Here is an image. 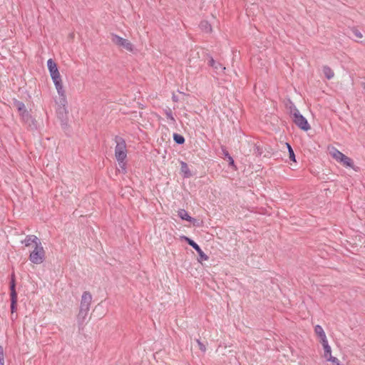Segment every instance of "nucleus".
I'll return each instance as SVG.
<instances>
[{"mask_svg":"<svg viewBox=\"0 0 365 365\" xmlns=\"http://www.w3.org/2000/svg\"><path fill=\"white\" fill-rule=\"evenodd\" d=\"M116 145L115 148V155L119 164L123 163L127 157L126 144L125 140L119 136L115 137Z\"/></svg>","mask_w":365,"mask_h":365,"instance_id":"f257e3e1","label":"nucleus"},{"mask_svg":"<svg viewBox=\"0 0 365 365\" xmlns=\"http://www.w3.org/2000/svg\"><path fill=\"white\" fill-rule=\"evenodd\" d=\"M45 259V251L41 242L34 247V250L30 253L29 260L36 264H41Z\"/></svg>","mask_w":365,"mask_h":365,"instance_id":"f03ea898","label":"nucleus"},{"mask_svg":"<svg viewBox=\"0 0 365 365\" xmlns=\"http://www.w3.org/2000/svg\"><path fill=\"white\" fill-rule=\"evenodd\" d=\"M10 297H11V313H14L16 311V304H17V292L16 291V282H15V275L13 273L11 274V279L10 282Z\"/></svg>","mask_w":365,"mask_h":365,"instance_id":"7ed1b4c3","label":"nucleus"},{"mask_svg":"<svg viewBox=\"0 0 365 365\" xmlns=\"http://www.w3.org/2000/svg\"><path fill=\"white\" fill-rule=\"evenodd\" d=\"M111 41L115 45L122 47L128 51H133V46L131 42L125 38H123L116 34L111 35Z\"/></svg>","mask_w":365,"mask_h":365,"instance_id":"20e7f679","label":"nucleus"},{"mask_svg":"<svg viewBox=\"0 0 365 365\" xmlns=\"http://www.w3.org/2000/svg\"><path fill=\"white\" fill-rule=\"evenodd\" d=\"M182 238L198 253L200 257V259H198L199 262L202 260L206 261L209 259V257L204 253L200 246L194 240L186 236H182Z\"/></svg>","mask_w":365,"mask_h":365,"instance_id":"39448f33","label":"nucleus"},{"mask_svg":"<svg viewBox=\"0 0 365 365\" xmlns=\"http://www.w3.org/2000/svg\"><path fill=\"white\" fill-rule=\"evenodd\" d=\"M332 156L336 160L341 163L344 165L349 168H353V160L350 158L347 157L344 153L340 152L339 150H335L332 154Z\"/></svg>","mask_w":365,"mask_h":365,"instance_id":"423d86ee","label":"nucleus"},{"mask_svg":"<svg viewBox=\"0 0 365 365\" xmlns=\"http://www.w3.org/2000/svg\"><path fill=\"white\" fill-rule=\"evenodd\" d=\"M292 120L297 127L304 131H307L310 129V125L307 120L300 113H297L296 115L292 117Z\"/></svg>","mask_w":365,"mask_h":365,"instance_id":"0eeeda50","label":"nucleus"},{"mask_svg":"<svg viewBox=\"0 0 365 365\" xmlns=\"http://www.w3.org/2000/svg\"><path fill=\"white\" fill-rule=\"evenodd\" d=\"M92 301V295L89 292H84L81 296L80 309L90 310Z\"/></svg>","mask_w":365,"mask_h":365,"instance_id":"6e6552de","label":"nucleus"},{"mask_svg":"<svg viewBox=\"0 0 365 365\" xmlns=\"http://www.w3.org/2000/svg\"><path fill=\"white\" fill-rule=\"evenodd\" d=\"M21 243L26 247H29L31 244H34V245L36 246V245L41 243V241L36 235H29L24 240L21 241Z\"/></svg>","mask_w":365,"mask_h":365,"instance_id":"1a4fd4ad","label":"nucleus"},{"mask_svg":"<svg viewBox=\"0 0 365 365\" xmlns=\"http://www.w3.org/2000/svg\"><path fill=\"white\" fill-rule=\"evenodd\" d=\"M47 66H48L51 77L60 73L56 63L53 61L52 58H49L48 60Z\"/></svg>","mask_w":365,"mask_h":365,"instance_id":"9d476101","label":"nucleus"},{"mask_svg":"<svg viewBox=\"0 0 365 365\" xmlns=\"http://www.w3.org/2000/svg\"><path fill=\"white\" fill-rule=\"evenodd\" d=\"M350 31L354 35L356 41L365 43V41L363 40L364 34L356 27L351 28Z\"/></svg>","mask_w":365,"mask_h":365,"instance_id":"9b49d317","label":"nucleus"},{"mask_svg":"<svg viewBox=\"0 0 365 365\" xmlns=\"http://www.w3.org/2000/svg\"><path fill=\"white\" fill-rule=\"evenodd\" d=\"M178 217L183 220H186L190 222H195L196 220L190 217L188 212L184 209H180L178 212Z\"/></svg>","mask_w":365,"mask_h":365,"instance_id":"f8f14e48","label":"nucleus"},{"mask_svg":"<svg viewBox=\"0 0 365 365\" xmlns=\"http://www.w3.org/2000/svg\"><path fill=\"white\" fill-rule=\"evenodd\" d=\"M180 172L185 178H189L192 175L187 164L183 161L180 162Z\"/></svg>","mask_w":365,"mask_h":365,"instance_id":"ddd939ff","label":"nucleus"},{"mask_svg":"<svg viewBox=\"0 0 365 365\" xmlns=\"http://www.w3.org/2000/svg\"><path fill=\"white\" fill-rule=\"evenodd\" d=\"M89 310L80 309L77 316V322L79 326H82L88 316Z\"/></svg>","mask_w":365,"mask_h":365,"instance_id":"4468645a","label":"nucleus"},{"mask_svg":"<svg viewBox=\"0 0 365 365\" xmlns=\"http://www.w3.org/2000/svg\"><path fill=\"white\" fill-rule=\"evenodd\" d=\"M314 331L319 336L322 342L324 341V340H327L325 332L320 325L315 326Z\"/></svg>","mask_w":365,"mask_h":365,"instance_id":"2eb2a0df","label":"nucleus"},{"mask_svg":"<svg viewBox=\"0 0 365 365\" xmlns=\"http://www.w3.org/2000/svg\"><path fill=\"white\" fill-rule=\"evenodd\" d=\"M322 344L324 350V357L327 359V358H330V356H331V347L329 345L327 340H324Z\"/></svg>","mask_w":365,"mask_h":365,"instance_id":"dca6fc26","label":"nucleus"},{"mask_svg":"<svg viewBox=\"0 0 365 365\" xmlns=\"http://www.w3.org/2000/svg\"><path fill=\"white\" fill-rule=\"evenodd\" d=\"M54 86H55V88H56L59 96L63 98H65L66 95H65V91L63 89L62 81L58 83H55Z\"/></svg>","mask_w":365,"mask_h":365,"instance_id":"f3484780","label":"nucleus"},{"mask_svg":"<svg viewBox=\"0 0 365 365\" xmlns=\"http://www.w3.org/2000/svg\"><path fill=\"white\" fill-rule=\"evenodd\" d=\"M200 27L202 31L209 33L212 31V26L207 21H202L200 24Z\"/></svg>","mask_w":365,"mask_h":365,"instance_id":"a211bd4d","label":"nucleus"},{"mask_svg":"<svg viewBox=\"0 0 365 365\" xmlns=\"http://www.w3.org/2000/svg\"><path fill=\"white\" fill-rule=\"evenodd\" d=\"M323 73L327 79H331L334 77V71L327 66L323 67Z\"/></svg>","mask_w":365,"mask_h":365,"instance_id":"6ab92c4d","label":"nucleus"},{"mask_svg":"<svg viewBox=\"0 0 365 365\" xmlns=\"http://www.w3.org/2000/svg\"><path fill=\"white\" fill-rule=\"evenodd\" d=\"M165 113L166 115V117L168 119L170 120V124H175V119L173 115V112L170 108H168L165 110Z\"/></svg>","mask_w":365,"mask_h":365,"instance_id":"aec40b11","label":"nucleus"},{"mask_svg":"<svg viewBox=\"0 0 365 365\" xmlns=\"http://www.w3.org/2000/svg\"><path fill=\"white\" fill-rule=\"evenodd\" d=\"M173 140H174L175 143L178 145H182L185 140V138L182 135L178 134V133L173 134Z\"/></svg>","mask_w":365,"mask_h":365,"instance_id":"412c9836","label":"nucleus"},{"mask_svg":"<svg viewBox=\"0 0 365 365\" xmlns=\"http://www.w3.org/2000/svg\"><path fill=\"white\" fill-rule=\"evenodd\" d=\"M213 68L218 74L223 73L225 70V67L219 62H216V64L213 66Z\"/></svg>","mask_w":365,"mask_h":365,"instance_id":"4be33fe9","label":"nucleus"},{"mask_svg":"<svg viewBox=\"0 0 365 365\" xmlns=\"http://www.w3.org/2000/svg\"><path fill=\"white\" fill-rule=\"evenodd\" d=\"M289 103H290V106H289V108L290 115L292 117H294V115H296L297 113H299L300 112L292 102L290 101Z\"/></svg>","mask_w":365,"mask_h":365,"instance_id":"5701e85b","label":"nucleus"},{"mask_svg":"<svg viewBox=\"0 0 365 365\" xmlns=\"http://www.w3.org/2000/svg\"><path fill=\"white\" fill-rule=\"evenodd\" d=\"M287 146L288 151H289V159L292 161L295 162L296 161L295 155H294V150H293L292 146L289 143H287Z\"/></svg>","mask_w":365,"mask_h":365,"instance_id":"b1692460","label":"nucleus"},{"mask_svg":"<svg viewBox=\"0 0 365 365\" xmlns=\"http://www.w3.org/2000/svg\"><path fill=\"white\" fill-rule=\"evenodd\" d=\"M16 106H17L18 110L20 112V113L26 110V106L23 102L17 101Z\"/></svg>","mask_w":365,"mask_h":365,"instance_id":"393cba45","label":"nucleus"},{"mask_svg":"<svg viewBox=\"0 0 365 365\" xmlns=\"http://www.w3.org/2000/svg\"><path fill=\"white\" fill-rule=\"evenodd\" d=\"M20 115H21L23 120L25 121H27L29 119L31 118V115L27 110L22 112L21 113H20Z\"/></svg>","mask_w":365,"mask_h":365,"instance_id":"a878e982","label":"nucleus"},{"mask_svg":"<svg viewBox=\"0 0 365 365\" xmlns=\"http://www.w3.org/2000/svg\"><path fill=\"white\" fill-rule=\"evenodd\" d=\"M0 365H4V348L0 346Z\"/></svg>","mask_w":365,"mask_h":365,"instance_id":"bb28decb","label":"nucleus"},{"mask_svg":"<svg viewBox=\"0 0 365 365\" xmlns=\"http://www.w3.org/2000/svg\"><path fill=\"white\" fill-rule=\"evenodd\" d=\"M51 79H52V81H53L54 84L62 81L60 73L51 76Z\"/></svg>","mask_w":365,"mask_h":365,"instance_id":"cd10ccee","label":"nucleus"},{"mask_svg":"<svg viewBox=\"0 0 365 365\" xmlns=\"http://www.w3.org/2000/svg\"><path fill=\"white\" fill-rule=\"evenodd\" d=\"M196 341L199 346V348L202 351V352H205L206 351V347L200 341V339H196Z\"/></svg>","mask_w":365,"mask_h":365,"instance_id":"c85d7f7f","label":"nucleus"},{"mask_svg":"<svg viewBox=\"0 0 365 365\" xmlns=\"http://www.w3.org/2000/svg\"><path fill=\"white\" fill-rule=\"evenodd\" d=\"M227 162L230 166H235V161L232 157L229 156V158H227Z\"/></svg>","mask_w":365,"mask_h":365,"instance_id":"c756f323","label":"nucleus"},{"mask_svg":"<svg viewBox=\"0 0 365 365\" xmlns=\"http://www.w3.org/2000/svg\"><path fill=\"white\" fill-rule=\"evenodd\" d=\"M222 153L225 156V158H228L230 155L229 154L228 151L226 149H222Z\"/></svg>","mask_w":365,"mask_h":365,"instance_id":"7c9ffc66","label":"nucleus"},{"mask_svg":"<svg viewBox=\"0 0 365 365\" xmlns=\"http://www.w3.org/2000/svg\"><path fill=\"white\" fill-rule=\"evenodd\" d=\"M216 62L212 58H211L209 61V65L213 68V66L216 64Z\"/></svg>","mask_w":365,"mask_h":365,"instance_id":"2f4dec72","label":"nucleus"},{"mask_svg":"<svg viewBox=\"0 0 365 365\" xmlns=\"http://www.w3.org/2000/svg\"><path fill=\"white\" fill-rule=\"evenodd\" d=\"M255 153L257 155H261V154H262V152L260 151V149H259V147H256V148H255Z\"/></svg>","mask_w":365,"mask_h":365,"instance_id":"473e14b6","label":"nucleus"},{"mask_svg":"<svg viewBox=\"0 0 365 365\" xmlns=\"http://www.w3.org/2000/svg\"><path fill=\"white\" fill-rule=\"evenodd\" d=\"M364 88L365 89V85L364 86Z\"/></svg>","mask_w":365,"mask_h":365,"instance_id":"72a5a7b5","label":"nucleus"}]
</instances>
